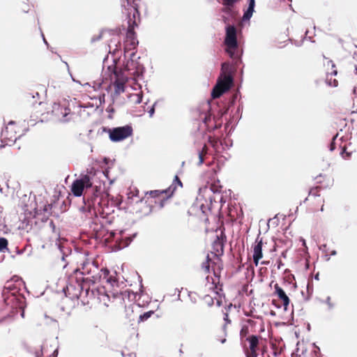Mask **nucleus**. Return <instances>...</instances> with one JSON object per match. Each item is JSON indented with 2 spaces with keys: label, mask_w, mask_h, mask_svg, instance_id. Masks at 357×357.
<instances>
[{
  "label": "nucleus",
  "mask_w": 357,
  "mask_h": 357,
  "mask_svg": "<svg viewBox=\"0 0 357 357\" xmlns=\"http://www.w3.org/2000/svg\"><path fill=\"white\" fill-rule=\"evenodd\" d=\"M72 104H77V106L73 107L74 109H75L76 108L78 109L77 112L81 119H82L83 120L87 119L88 116H89V112L86 111V109H88L89 107V103L82 104L80 102H73Z\"/></svg>",
  "instance_id": "aec40b11"
},
{
  "label": "nucleus",
  "mask_w": 357,
  "mask_h": 357,
  "mask_svg": "<svg viewBox=\"0 0 357 357\" xmlns=\"http://www.w3.org/2000/svg\"><path fill=\"white\" fill-rule=\"evenodd\" d=\"M176 188L174 185H170L169 188L159 190H151L147 192L146 194H149L152 198H155V199H158L160 198V197L164 194H167V198H171L173 195L174 194V192L176 191Z\"/></svg>",
  "instance_id": "a211bd4d"
},
{
  "label": "nucleus",
  "mask_w": 357,
  "mask_h": 357,
  "mask_svg": "<svg viewBox=\"0 0 357 357\" xmlns=\"http://www.w3.org/2000/svg\"><path fill=\"white\" fill-rule=\"evenodd\" d=\"M58 352H59V351H58V349H55V350L54 351V352H53V354H53L55 357H56V356H57V355H58Z\"/></svg>",
  "instance_id": "338daca9"
},
{
  "label": "nucleus",
  "mask_w": 357,
  "mask_h": 357,
  "mask_svg": "<svg viewBox=\"0 0 357 357\" xmlns=\"http://www.w3.org/2000/svg\"><path fill=\"white\" fill-rule=\"evenodd\" d=\"M171 185H174V186H176V185H179L181 187H183V183L181 181V179L179 178L178 175H175V176L174 178V180H173V182H172Z\"/></svg>",
  "instance_id": "ea45409f"
},
{
  "label": "nucleus",
  "mask_w": 357,
  "mask_h": 357,
  "mask_svg": "<svg viewBox=\"0 0 357 357\" xmlns=\"http://www.w3.org/2000/svg\"><path fill=\"white\" fill-rule=\"evenodd\" d=\"M340 155L344 159H349L351 155V153L347 152L346 149H342L340 152Z\"/></svg>",
  "instance_id": "a19ab883"
},
{
  "label": "nucleus",
  "mask_w": 357,
  "mask_h": 357,
  "mask_svg": "<svg viewBox=\"0 0 357 357\" xmlns=\"http://www.w3.org/2000/svg\"><path fill=\"white\" fill-rule=\"evenodd\" d=\"M100 129L102 132L108 133L109 139L113 142H121L131 136L133 133L132 127L130 124L112 128L102 127Z\"/></svg>",
  "instance_id": "9b49d317"
},
{
  "label": "nucleus",
  "mask_w": 357,
  "mask_h": 357,
  "mask_svg": "<svg viewBox=\"0 0 357 357\" xmlns=\"http://www.w3.org/2000/svg\"><path fill=\"white\" fill-rule=\"evenodd\" d=\"M157 105V102H155L153 105L149 108L148 110V113L149 114L150 117H152L155 113V107Z\"/></svg>",
  "instance_id": "79ce46f5"
},
{
  "label": "nucleus",
  "mask_w": 357,
  "mask_h": 357,
  "mask_svg": "<svg viewBox=\"0 0 357 357\" xmlns=\"http://www.w3.org/2000/svg\"><path fill=\"white\" fill-rule=\"evenodd\" d=\"M255 0H248V7L243 11V21H249L255 12Z\"/></svg>",
  "instance_id": "4be33fe9"
},
{
  "label": "nucleus",
  "mask_w": 357,
  "mask_h": 357,
  "mask_svg": "<svg viewBox=\"0 0 357 357\" xmlns=\"http://www.w3.org/2000/svg\"><path fill=\"white\" fill-rule=\"evenodd\" d=\"M209 259H210L209 256L207 255L206 256V261H204V262H203L202 264V269L204 270L206 273H210V266H209V264H208V260Z\"/></svg>",
  "instance_id": "f704fd0d"
},
{
  "label": "nucleus",
  "mask_w": 357,
  "mask_h": 357,
  "mask_svg": "<svg viewBox=\"0 0 357 357\" xmlns=\"http://www.w3.org/2000/svg\"><path fill=\"white\" fill-rule=\"evenodd\" d=\"M319 189V188H316L315 190H317L316 192H314V189H311L309 192V195H312L313 196H315V197H319V194H318V190Z\"/></svg>",
  "instance_id": "3c124183"
},
{
  "label": "nucleus",
  "mask_w": 357,
  "mask_h": 357,
  "mask_svg": "<svg viewBox=\"0 0 357 357\" xmlns=\"http://www.w3.org/2000/svg\"><path fill=\"white\" fill-rule=\"evenodd\" d=\"M274 294L278 297L280 300L282 302V305L284 307V310L286 312L288 310V307L290 303V299L289 296L287 295L286 292L284 289L279 286L278 283L274 285Z\"/></svg>",
  "instance_id": "f3484780"
},
{
  "label": "nucleus",
  "mask_w": 357,
  "mask_h": 357,
  "mask_svg": "<svg viewBox=\"0 0 357 357\" xmlns=\"http://www.w3.org/2000/svg\"><path fill=\"white\" fill-rule=\"evenodd\" d=\"M87 351V341L78 340L76 343V352L78 356L82 357L84 354H86Z\"/></svg>",
  "instance_id": "b1692460"
},
{
  "label": "nucleus",
  "mask_w": 357,
  "mask_h": 357,
  "mask_svg": "<svg viewBox=\"0 0 357 357\" xmlns=\"http://www.w3.org/2000/svg\"><path fill=\"white\" fill-rule=\"evenodd\" d=\"M8 239L5 237H0V252H4L6 250L8 251Z\"/></svg>",
  "instance_id": "c85d7f7f"
},
{
  "label": "nucleus",
  "mask_w": 357,
  "mask_h": 357,
  "mask_svg": "<svg viewBox=\"0 0 357 357\" xmlns=\"http://www.w3.org/2000/svg\"><path fill=\"white\" fill-rule=\"evenodd\" d=\"M135 56V52L130 53V59L125 66V69L126 70L130 72V74H133L135 76L141 77L143 76L145 72V68L142 64L139 63L137 61Z\"/></svg>",
  "instance_id": "ddd939ff"
},
{
  "label": "nucleus",
  "mask_w": 357,
  "mask_h": 357,
  "mask_svg": "<svg viewBox=\"0 0 357 357\" xmlns=\"http://www.w3.org/2000/svg\"><path fill=\"white\" fill-rule=\"evenodd\" d=\"M197 154L199 158L197 166H201L204 162L206 155L211 154V152L210 148L204 144L202 149L197 151Z\"/></svg>",
  "instance_id": "5701e85b"
},
{
  "label": "nucleus",
  "mask_w": 357,
  "mask_h": 357,
  "mask_svg": "<svg viewBox=\"0 0 357 357\" xmlns=\"http://www.w3.org/2000/svg\"><path fill=\"white\" fill-rule=\"evenodd\" d=\"M50 227H52V228L53 231H54V229H55L56 227H55V225H54V221H53V220H51V221L50 222Z\"/></svg>",
  "instance_id": "bf43d9fd"
},
{
  "label": "nucleus",
  "mask_w": 357,
  "mask_h": 357,
  "mask_svg": "<svg viewBox=\"0 0 357 357\" xmlns=\"http://www.w3.org/2000/svg\"><path fill=\"white\" fill-rule=\"evenodd\" d=\"M114 161L107 157L100 156L91 163V240L93 238L96 241L95 248L98 245L106 247L110 243H114L111 246L119 250L128 247L136 237L137 233L124 236L123 230L109 231L105 226L107 220L102 215L98 216L95 208L96 204L102 208V202L108 195L105 181L101 178L109 179V185L114 182V178H109V169Z\"/></svg>",
  "instance_id": "f257e3e1"
},
{
  "label": "nucleus",
  "mask_w": 357,
  "mask_h": 357,
  "mask_svg": "<svg viewBox=\"0 0 357 357\" xmlns=\"http://www.w3.org/2000/svg\"><path fill=\"white\" fill-rule=\"evenodd\" d=\"M10 308V312L13 313V314H16L18 310H21V317L22 318L24 317V314H25V312H24V309L26 307V305L23 307V308H20V307H9Z\"/></svg>",
  "instance_id": "58836bf2"
},
{
  "label": "nucleus",
  "mask_w": 357,
  "mask_h": 357,
  "mask_svg": "<svg viewBox=\"0 0 357 357\" xmlns=\"http://www.w3.org/2000/svg\"><path fill=\"white\" fill-rule=\"evenodd\" d=\"M88 259H86V260L82 264V268L88 264Z\"/></svg>",
  "instance_id": "e2e57ef3"
},
{
  "label": "nucleus",
  "mask_w": 357,
  "mask_h": 357,
  "mask_svg": "<svg viewBox=\"0 0 357 357\" xmlns=\"http://www.w3.org/2000/svg\"><path fill=\"white\" fill-rule=\"evenodd\" d=\"M224 321L225 322V325L223 326L224 330L226 328V325L231 323V320L229 318V315L227 313L224 314Z\"/></svg>",
  "instance_id": "49530a36"
},
{
  "label": "nucleus",
  "mask_w": 357,
  "mask_h": 357,
  "mask_svg": "<svg viewBox=\"0 0 357 357\" xmlns=\"http://www.w3.org/2000/svg\"><path fill=\"white\" fill-rule=\"evenodd\" d=\"M22 11L24 13H28V11H29L28 6L26 4H25L24 7L22 8Z\"/></svg>",
  "instance_id": "052dcab7"
},
{
  "label": "nucleus",
  "mask_w": 357,
  "mask_h": 357,
  "mask_svg": "<svg viewBox=\"0 0 357 357\" xmlns=\"http://www.w3.org/2000/svg\"><path fill=\"white\" fill-rule=\"evenodd\" d=\"M220 13L219 16L225 24V35L223 42L225 52L238 66L239 63H242L243 54V48L241 47V31H238L236 26L230 22L236 20L238 11L236 8L222 6L220 9Z\"/></svg>",
  "instance_id": "f03ea898"
},
{
  "label": "nucleus",
  "mask_w": 357,
  "mask_h": 357,
  "mask_svg": "<svg viewBox=\"0 0 357 357\" xmlns=\"http://www.w3.org/2000/svg\"><path fill=\"white\" fill-rule=\"evenodd\" d=\"M300 241L302 243V245L304 248V252H307L308 248H307V244H306V241L303 238L301 237Z\"/></svg>",
  "instance_id": "09e8293b"
},
{
  "label": "nucleus",
  "mask_w": 357,
  "mask_h": 357,
  "mask_svg": "<svg viewBox=\"0 0 357 357\" xmlns=\"http://www.w3.org/2000/svg\"><path fill=\"white\" fill-rule=\"evenodd\" d=\"M41 349H43V347L41 346ZM34 354H35V357H42L43 356V351L42 350L40 351H38V350H36L34 351Z\"/></svg>",
  "instance_id": "864d4df0"
},
{
  "label": "nucleus",
  "mask_w": 357,
  "mask_h": 357,
  "mask_svg": "<svg viewBox=\"0 0 357 357\" xmlns=\"http://www.w3.org/2000/svg\"><path fill=\"white\" fill-rule=\"evenodd\" d=\"M331 296H327L326 300L319 299V302L321 303H326L328 305V310H331L333 309L334 304L331 302Z\"/></svg>",
  "instance_id": "72a5a7b5"
},
{
  "label": "nucleus",
  "mask_w": 357,
  "mask_h": 357,
  "mask_svg": "<svg viewBox=\"0 0 357 357\" xmlns=\"http://www.w3.org/2000/svg\"><path fill=\"white\" fill-rule=\"evenodd\" d=\"M307 296L305 298V301H307L310 299L313 294V284L312 282H308L306 287Z\"/></svg>",
  "instance_id": "473e14b6"
},
{
  "label": "nucleus",
  "mask_w": 357,
  "mask_h": 357,
  "mask_svg": "<svg viewBox=\"0 0 357 357\" xmlns=\"http://www.w3.org/2000/svg\"><path fill=\"white\" fill-rule=\"evenodd\" d=\"M39 29H40V34H41V36L43 38V40L44 44L47 46V49H49V50H50L52 51L51 47L50 46V44L48 43V42L47 41L46 38H45V36H44V34H43V31H42V30H41V29L40 27H39Z\"/></svg>",
  "instance_id": "37998d69"
},
{
  "label": "nucleus",
  "mask_w": 357,
  "mask_h": 357,
  "mask_svg": "<svg viewBox=\"0 0 357 357\" xmlns=\"http://www.w3.org/2000/svg\"><path fill=\"white\" fill-rule=\"evenodd\" d=\"M337 135H338L336 134L335 136L333 137L331 142H330V144L328 145V149H329L330 151H333L336 148L335 140L337 137Z\"/></svg>",
  "instance_id": "4c0bfd02"
},
{
  "label": "nucleus",
  "mask_w": 357,
  "mask_h": 357,
  "mask_svg": "<svg viewBox=\"0 0 357 357\" xmlns=\"http://www.w3.org/2000/svg\"><path fill=\"white\" fill-rule=\"evenodd\" d=\"M70 104L69 102L67 104L65 100H63V102H54L52 105V113L58 116L61 115L63 118V121H68L65 118L70 114Z\"/></svg>",
  "instance_id": "4468645a"
},
{
  "label": "nucleus",
  "mask_w": 357,
  "mask_h": 357,
  "mask_svg": "<svg viewBox=\"0 0 357 357\" xmlns=\"http://www.w3.org/2000/svg\"><path fill=\"white\" fill-rule=\"evenodd\" d=\"M336 255H337L336 250H333L331 251V256H335Z\"/></svg>",
  "instance_id": "774afa93"
},
{
  "label": "nucleus",
  "mask_w": 357,
  "mask_h": 357,
  "mask_svg": "<svg viewBox=\"0 0 357 357\" xmlns=\"http://www.w3.org/2000/svg\"><path fill=\"white\" fill-rule=\"evenodd\" d=\"M110 297L104 287L91 289V309L96 314H105L108 312Z\"/></svg>",
  "instance_id": "423d86ee"
},
{
  "label": "nucleus",
  "mask_w": 357,
  "mask_h": 357,
  "mask_svg": "<svg viewBox=\"0 0 357 357\" xmlns=\"http://www.w3.org/2000/svg\"><path fill=\"white\" fill-rule=\"evenodd\" d=\"M154 314L153 310L145 312L139 315L138 322H144L149 319Z\"/></svg>",
  "instance_id": "c756f323"
},
{
  "label": "nucleus",
  "mask_w": 357,
  "mask_h": 357,
  "mask_svg": "<svg viewBox=\"0 0 357 357\" xmlns=\"http://www.w3.org/2000/svg\"><path fill=\"white\" fill-rule=\"evenodd\" d=\"M58 248L61 254V260L63 261H65L66 257H67L70 254H71V249L69 247L61 245V244L58 245Z\"/></svg>",
  "instance_id": "bb28decb"
},
{
  "label": "nucleus",
  "mask_w": 357,
  "mask_h": 357,
  "mask_svg": "<svg viewBox=\"0 0 357 357\" xmlns=\"http://www.w3.org/2000/svg\"><path fill=\"white\" fill-rule=\"evenodd\" d=\"M241 0H222L219 1L222 6L236 8V4L238 3Z\"/></svg>",
  "instance_id": "7c9ffc66"
},
{
  "label": "nucleus",
  "mask_w": 357,
  "mask_h": 357,
  "mask_svg": "<svg viewBox=\"0 0 357 357\" xmlns=\"http://www.w3.org/2000/svg\"><path fill=\"white\" fill-rule=\"evenodd\" d=\"M165 195H166L165 197H163L162 198H159L158 199L155 200V204H158L160 208L164 207L167 200L169 199V198H167V194H165Z\"/></svg>",
  "instance_id": "c9c22d12"
},
{
  "label": "nucleus",
  "mask_w": 357,
  "mask_h": 357,
  "mask_svg": "<svg viewBox=\"0 0 357 357\" xmlns=\"http://www.w3.org/2000/svg\"><path fill=\"white\" fill-rule=\"evenodd\" d=\"M93 334L94 336L96 337L97 340L99 343H103L107 340L106 333L103 330L98 328V326L94 327Z\"/></svg>",
  "instance_id": "393cba45"
},
{
  "label": "nucleus",
  "mask_w": 357,
  "mask_h": 357,
  "mask_svg": "<svg viewBox=\"0 0 357 357\" xmlns=\"http://www.w3.org/2000/svg\"><path fill=\"white\" fill-rule=\"evenodd\" d=\"M272 305H273L276 308H280L281 305L278 303L277 301L272 300L271 301Z\"/></svg>",
  "instance_id": "5fc2aeb1"
},
{
  "label": "nucleus",
  "mask_w": 357,
  "mask_h": 357,
  "mask_svg": "<svg viewBox=\"0 0 357 357\" xmlns=\"http://www.w3.org/2000/svg\"><path fill=\"white\" fill-rule=\"evenodd\" d=\"M221 72V77L218 79L216 84L213 87L211 92V96L213 99L220 98L223 93L230 89L234 83L232 69L230 63H222Z\"/></svg>",
  "instance_id": "39448f33"
},
{
  "label": "nucleus",
  "mask_w": 357,
  "mask_h": 357,
  "mask_svg": "<svg viewBox=\"0 0 357 357\" xmlns=\"http://www.w3.org/2000/svg\"><path fill=\"white\" fill-rule=\"evenodd\" d=\"M107 70L111 82L114 86V93L119 95L123 93L126 90L125 82L128 81V77L125 75V73L121 70L116 69L113 65H108Z\"/></svg>",
  "instance_id": "9d476101"
},
{
  "label": "nucleus",
  "mask_w": 357,
  "mask_h": 357,
  "mask_svg": "<svg viewBox=\"0 0 357 357\" xmlns=\"http://www.w3.org/2000/svg\"><path fill=\"white\" fill-rule=\"evenodd\" d=\"M312 346L314 347V349H316V351H314L315 354H319V356L318 357H321V355L320 354V348L315 343H313Z\"/></svg>",
  "instance_id": "603ef678"
},
{
  "label": "nucleus",
  "mask_w": 357,
  "mask_h": 357,
  "mask_svg": "<svg viewBox=\"0 0 357 357\" xmlns=\"http://www.w3.org/2000/svg\"><path fill=\"white\" fill-rule=\"evenodd\" d=\"M29 292L25 282L18 275L13 276L6 283L2 291L5 305L11 307L23 308L25 306V296L20 293L21 287Z\"/></svg>",
  "instance_id": "20e7f679"
},
{
  "label": "nucleus",
  "mask_w": 357,
  "mask_h": 357,
  "mask_svg": "<svg viewBox=\"0 0 357 357\" xmlns=\"http://www.w3.org/2000/svg\"><path fill=\"white\" fill-rule=\"evenodd\" d=\"M53 205L52 204H47L43 206V211L45 213H49V211L52 209Z\"/></svg>",
  "instance_id": "c03bdc74"
},
{
  "label": "nucleus",
  "mask_w": 357,
  "mask_h": 357,
  "mask_svg": "<svg viewBox=\"0 0 357 357\" xmlns=\"http://www.w3.org/2000/svg\"><path fill=\"white\" fill-rule=\"evenodd\" d=\"M75 250L77 252H83V249L82 248H80L79 247H76L75 248Z\"/></svg>",
  "instance_id": "680f3d73"
},
{
  "label": "nucleus",
  "mask_w": 357,
  "mask_h": 357,
  "mask_svg": "<svg viewBox=\"0 0 357 357\" xmlns=\"http://www.w3.org/2000/svg\"><path fill=\"white\" fill-rule=\"evenodd\" d=\"M239 95L240 92L238 91L234 95L232 100H230V105H225L222 107L218 106V116H213L212 118L211 114H206L204 115L202 122L206 127V130L208 132H212L221 128L222 126V118L227 114L229 107L234 105L236 100Z\"/></svg>",
  "instance_id": "0eeeda50"
},
{
  "label": "nucleus",
  "mask_w": 357,
  "mask_h": 357,
  "mask_svg": "<svg viewBox=\"0 0 357 357\" xmlns=\"http://www.w3.org/2000/svg\"><path fill=\"white\" fill-rule=\"evenodd\" d=\"M122 13L126 16L128 27H123L111 30L112 35L119 36L122 34V31H126V41L124 47V56L129 50L135 49L139 42L137 39L135 29L138 26V21L140 20V13L139 6L126 7V4H123Z\"/></svg>",
  "instance_id": "7ed1b4c3"
},
{
  "label": "nucleus",
  "mask_w": 357,
  "mask_h": 357,
  "mask_svg": "<svg viewBox=\"0 0 357 357\" xmlns=\"http://www.w3.org/2000/svg\"><path fill=\"white\" fill-rule=\"evenodd\" d=\"M225 241H226V235L224 232V230H222L221 231L220 235L216 236V239L213 243V250H215L216 252H219L220 250L223 252Z\"/></svg>",
  "instance_id": "6ab92c4d"
},
{
  "label": "nucleus",
  "mask_w": 357,
  "mask_h": 357,
  "mask_svg": "<svg viewBox=\"0 0 357 357\" xmlns=\"http://www.w3.org/2000/svg\"><path fill=\"white\" fill-rule=\"evenodd\" d=\"M200 208H201L202 213H205V208H206V207L204 206V204L201 205Z\"/></svg>",
  "instance_id": "69168bd1"
},
{
  "label": "nucleus",
  "mask_w": 357,
  "mask_h": 357,
  "mask_svg": "<svg viewBox=\"0 0 357 357\" xmlns=\"http://www.w3.org/2000/svg\"><path fill=\"white\" fill-rule=\"evenodd\" d=\"M75 279L78 286L80 288V293L77 298L80 301L83 306L89 303V278L85 277L86 274H89V270L85 272L80 271L79 269L74 271Z\"/></svg>",
  "instance_id": "1a4fd4ad"
},
{
  "label": "nucleus",
  "mask_w": 357,
  "mask_h": 357,
  "mask_svg": "<svg viewBox=\"0 0 357 357\" xmlns=\"http://www.w3.org/2000/svg\"><path fill=\"white\" fill-rule=\"evenodd\" d=\"M82 204L79 206V211L82 213H89V197L83 196L81 198Z\"/></svg>",
  "instance_id": "a878e982"
},
{
  "label": "nucleus",
  "mask_w": 357,
  "mask_h": 357,
  "mask_svg": "<svg viewBox=\"0 0 357 357\" xmlns=\"http://www.w3.org/2000/svg\"><path fill=\"white\" fill-rule=\"evenodd\" d=\"M261 231H259V234L257 237L255 245L253 246V261L255 265L257 266L259 264V260L263 257V252H262V245H263V241L262 238H259Z\"/></svg>",
  "instance_id": "dca6fc26"
},
{
  "label": "nucleus",
  "mask_w": 357,
  "mask_h": 357,
  "mask_svg": "<svg viewBox=\"0 0 357 357\" xmlns=\"http://www.w3.org/2000/svg\"><path fill=\"white\" fill-rule=\"evenodd\" d=\"M15 249H16V254L17 255H22L24 252V250H20L18 248H15Z\"/></svg>",
  "instance_id": "6e6d98bb"
},
{
  "label": "nucleus",
  "mask_w": 357,
  "mask_h": 357,
  "mask_svg": "<svg viewBox=\"0 0 357 357\" xmlns=\"http://www.w3.org/2000/svg\"><path fill=\"white\" fill-rule=\"evenodd\" d=\"M319 249L322 251V252H325L326 250V244H323L321 245L320 247H319Z\"/></svg>",
  "instance_id": "13d9d810"
},
{
  "label": "nucleus",
  "mask_w": 357,
  "mask_h": 357,
  "mask_svg": "<svg viewBox=\"0 0 357 357\" xmlns=\"http://www.w3.org/2000/svg\"><path fill=\"white\" fill-rule=\"evenodd\" d=\"M109 47V53L112 54V64L117 63L119 62L120 56L119 54L121 50V44L119 40H116L113 38L110 40V43L108 45Z\"/></svg>",
  "instance_id": "2eb2a0df"
},
{
  "label": "nucleus",
  "mask_w": 357,
  "mask_h": 357,
  "mask_svg": "<svg viewBox=\"0 0 357 357\" xmlns=\"http://www.w3.org/2000/svg\"><path fill=\"white\" fill-rule=\"evenodd\" d=\"M108 59H109V56H106L104 58V59H103V61H102L103 68L105 66L106 63H107Z\"/></svg>",
  "instance_id": "4d7b16f0"
},
{
  "label": "nucleus",
  "mask_w": 357,
  "mask_h": 357,
  "mask_svg": "<svg viewBox=\"0 0 357 357\" xmlns=\"http://www.w3.org/2000/svg\"><path fill=\"white\" fill-rule=\"evenodd\" d=\"M243 110V106L241 105H239L237 107L236 114L238 116V119L241 118V112Z\"/></svg>",
  "instance_id": "de8ad7c7"
},
{
  "label": "nucleus",
  "mask_w": 357,
  "mask_h": 357,
  "mask_svg": "<svg viewBox=\"0 0 357 357\" xmlns=\"http://www.w3.org/2000/svg\"><path fill=\"white\" fill-rule=\"evenodd\" d=\"M207 142L212 146L215 151L218 150L220 142L218 139H213L211 135L207 136Z\"/></svg>",
  "instance_id": "cd10ccee"
},
{
  "label": "nucleus",
  "mask_w": 357,
  "mask_h": 357,
  "mask_svg": "<svg viewBox=\"0 0 357 357\" xmlns=\"http://www.w3.org/2000/svg\"><path fill=\"white\" fill-rule=\"evenodd\" d=\"M104 30H102L100 33L98 35L97 37H93L91 39V42H95V41H98L99 40H100L102 38V33H104Z\"/></svg>",
  "instance_id": "a18cd8bd"
},
{
  "label": "nucleus",
  "mask_w": 357,
  "mask_h": 357,
  "mask_svg": "<svg viewBox=\"0 0 357 357\" xmlns=\"http://www.w3.org/2000/svg\"><path fill=\"white\" fill-rule=\"evenodd\" d=\"M89 188V169H86V174H81L72 183L70 190L75 197H81L84 188Z\"/></svg>",
  "instance_id": "f8f14e48"
},
{
  "label": "nucleus",
  "mask_w": 357,
  "mask_h": 357,
  "mask_svg": "<svg viewBox=\"0 0 357 357\" xmlns=\"http://www.w3.org/2000/svg\"><path fill=\"white\" fill-rule=\"evenodd\" d=\"M91 265L93 268L91 267V284H96L98 282H102L105 280V282L110 284L112 286L114 284L119 286V276L117 274L116 271H114V275L109 274V271L105 268H98L97 261H92Z\"/></svg>",
  "instance_id": "6e6552de"
},
{
  "label": "nucleus",
  "mask_w": 357,
  "mask_h": 357,
  "mask_svg": "<svg viewBox=\"0 0 357 357\" xmlns=\"http://www.w3.org/2000/svg\"><path fill=\"white\" fill-rule=\"evenodd\" d=\"M203 190L204 191L209 190L213 193H219L221 190V186L219 184H214L210 186H205Z\"/></svg>",
  "instance_id": "2f4dec72"
},
{
  "label": "nucleus",
  "mask_w": 357,
  "mask_h": 357,
  "mask_svg": "<svg viewBox=\"0 0 357 357\" xmlns=\"http://www.w3.org/2000/svg\"><path fill=\"white\" fill-rule=\"evenodd\" d=\"M137 99L135 101L136 104H140L142 102L143 96L141 93L136 94Z\"/></svg>",
  "instance_id": "8fccbe9b"
},
{
  "label": "nucleus",
  "mask_w": 357,
  "mask_h": 357,
  "mask_svg": "<svg viewBox=\"0 0 357 357\" xmlns=\"http://www.w3.org/2000/svg\"><path fill=\"white\" fill-rule=\"evenodd\" d=\"M248 334H249V327L246 325L243 326L240 331L241 338L243 339V337H246Z\"/></svg>",
  "instance_id": "e433bc0d"
},
{
  "label": "nucleus",
  "mask_w": 357,
  "mask_h": 357,
  "mask_svg": "<svg viewBox=\"0 0 357 357\" xmlns=\"http://www.w3.org/2000/svg\"><path fill=\"white\" fill-rule=\"evenodd\" d=\"M337 70H333L331 73V75H334V76L337 75Z\"/></svg>",
  "instance_id": "0e129e2a"
},
{
  "label": "nucleus",
  "mask_w": 357,
  "mask_h": 357,
  "mask_svg": "<svg viewBox=\"0 0 357 357\" xmlns=\"http://www.w3.org/2000/svg\"><path fill=\"white\" fill-rule=\"evenodd\" d=\"M249 342V348L252 353V357H257V347L259 343V336L257 335H252L246 338Z\"/></svg>",
  "instance_id": "412c9836"
}]
</instances>
